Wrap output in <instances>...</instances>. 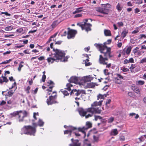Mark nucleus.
Instances as JSON below:
<instances>
[{"label": "nucleus", "mask_w": 146, "mask_h": 146, "mask_svg": "<svg viewBox=\"0 0 146 146\" xmlns=\"http://www.w3.org/2000/svg\"><path fill=\"white\" fill-rule=\"evenodd\" d=\"M102 100H101L98 102H94L91 105V107L88 108L86 111H85L82 108L78 109V112L81 116H85V118H87L92 117L94 114H100L101 112V110L99 107L98 106H100L102 104Z\"/></svg>", "instance_id": "1"}, {"label": "nucleus", "mask_w": 146, "mask_h": 146, "mask_svg": "<svg viewBox=\"0 0 146 146\" xmlns=\"http://www.w3.org/2000/svg\"><path fill=\"white\" fill-rule=\"evenodd\" d=\"M106 43H104V44H95L94 45L97 47L99 48V50L101 53L104 54V58L102 55H100L99 59V62L100 64L103 65H107L106 67L109 68L111 66V64H107V62L106 61L108 60V57H111V48L108 47L105 45Z\"/></svg>", "instance_id": "2"}, {"label": "nucleus", "mask_w": 146, "mask_h": 146, "mask_svg": "<svg viewBox=\"0 0 146 146\" xmlns=\"http://www.w3.org/2000/svg\"><path fill=\"white\" fill-rule=\"evenodd\" d=\"M55 53L53 54V56L48 58L47 60L48 62L52 63L54 61L58 62L59 60L61 62L67 61L68 58L65 56V54L64 51L57 49H53Z\"/></svg>", "instance_id": "3"}, {"label": "nucleus", "mask_w": 146, "mask_h": 146, "mask_svg": "<svg viewBox=\"0 0 146 146\" xmlns=\"http://www.w3.org/2000/svg\"><path fill=\"white\" fill-rule=\"evenodd\" d=\"M13 117H15L16 115L18 116L19 121L20 122L23 121L24 118L27 116L28 113L25 111H14L10 114Z\"/></svg>", "instance_id": "4"}, {"label": "nucleus", "mask_w": 146, "mask_h": 146, "mask_svg": "<svg viewBox=\"0 0 146 146\" xmlns=\"http://www.w3.org/2000/svg\"><path fill=\"white\" fill-rule=\"evenodd\" d=\"M23 133L27 134L30 135H35V133L36 132V129L35 127L31 126H25L21 129Z\"/></svg>", "instance_id": "5"}, {"label": "nucleus", "mask_w": 146, "mask_h": 146, "mask_svg": "<svg viewBox=\"0 0 146 146\" xmlns=\"http://www.w3.org/2000/svg\"><path fill=\"white\" fill-rule=\"evenodd\" d=\"M80 79L78 77L76 76L72 77L68 80L69 82L70 83L67 84L66 85L67 87V90L70 92L72 90V89L71 88V87H72L73 85L71 84V83H74L75 84H80Z\"/></svg>", "instance_id": "6"}, {"label": "nucleus", "mask_w": 146, "mask_h": 146, "mask_svg": "<svg viewBox=\"0 0 146 146\" xmlns=\"http://www.w3.org/2000/svg\"><path fill=\"white\" fill-rule=\"evenodd\" d=\"M88 19H85L84 21L81 23L80 25L82 30L85 29L86 31L87 32L91 30V27L92 26V25L90 23H87L88 21Z\"/></svg>", "instance_id": "7"}, {"label": "nucleus", "mask_w": 146, "mask_h": 146, "mask_svg": "<svg viewBox=\"0 0 146 146\" xmlns=\"http://www.w3.org/2000/svg\"><path fill=\"white\" fill-rule=\"evenodd\" d=\"M72 91L70 92V94L74 96H78L81 94L82 96L86 94L84 90H76V89H73L71 88Z\"/></svg>", "instance_id": "8"}, {"label": "nucleus", "mask_w": 146, "mask_h": 146, "mask_svg": "<svg viewBox=\"0 0 146 146\" xmlns=\"http://www.w3.org/2000/svg\"><path fill=\"white\" fill-rule=\"evenodd\" d=\"M92 124L89 122H87L86 123V127H84L82 128L79 127L78 129V130L82 132L84 134V138H85L86 136V132L85 130H87L88 129L92 127Z\"/></svg>", "instance_id": "9"}, {"label": "nucleus", "mask_w": 146, "mask_h": 146, "mask_svg": "<svg viewBox=\"0 0 146 146\" xmlns=\"http://www.w3.org/2000/svg\"><path fill=\"white\" fill-rule=\"evenodd\" d=\"M55 94L53 96H50L49 98L47 100V103L48 105H52L56 103L54 100L56 98V94L55 92H53V94Z\"/></svg>", "instance_id": "10"}, {"label": "nucleus", "mask_w": 146, "mask_h": 146, "mask_svg": "<svg viewBox=\"0 0 146 146\" xmlns=\"http://www.w3.org/2000/svg\"><path fill=\"white\" fill-rule=\"evenodd\" d=\"M116 77L114 78V80L115 83L119 84H122V80H124V78L121 75L119 74H115Z\"/></svg>", "instance_id": "11"}, {"label": "nucleus", "mask_w": 146, "mask_h": 146, "mask_svg": "<svg viewBox=\"0 0 146 146\" xmlns=\"http://www.w3.org/2000/svg\"><path fill=\"white\" fill-rule=\"evenodd\" d=\"M76 33V31L75 30L72 29L69 30L68 33V38L70 39L74 37Z\"/></svg>", "instance_id": "12"}, {"label": "nucleus", "mask_w": 146, "mask_h": 146, "mask_svg": "<svg viewBox=\"0 0 146 146\" xmlns=\"http://www.w3.org/2000/svg\"><path fill=\"white\" fill-rule=\"evenodd\" d=\"M68 130L64 131V134H65L69 133L70 135L72 131L76 130V127H73L71 126L68 127Z\"/></svg>", "instance_id": "13"}, {"label": "nucleus", "mask_w": 146, "mask_h": 146, "mask_svg": "<svg viewBox=\"0 0 146 146\" xmlns=\"http://www.w3.org/2000/svg\"><path fill=\"white\" fill-rule=\"evenodd\" d=\"M97 10L98 12L104 14H108L109 11L108 9L104 8H99Z\"/></svg>", "instance_id": "14"}, {"label": "nucleus", "mask_w": 146, "mask_h": 146, "mask_svg": "<svg viewBox=\"0 0 146 146\" xmlns=\"http://www.w3.org/2000/svg\"><path fill=\"white\" fill-rule=\"evenodd\" d=\"M92 78L90 76L84 77L83 79V80L84 83L82 84V85H85L87 83L86 82H90L92 80Z\"/></svg>", "instance_id": "15"}, {"label": "nucleus", "mask_w": 146, "mask_h": 146, "mask_svg": "<svg viewBox=\"0 0 146 146\" xmlns=\"http://www.w3.org/2000/svg\"><path fill=\"white\" fill-rule=\"evenodd\" d=\"M74 139L72 138L71 140L73 142V145L70 144L69 145L70 146H80V144L79 143V141L78 140H75L73 141Z\"/></svg>", "instance_id": "16"}, {"label": "nucleus", "mask_w": 146, "mask_h": 146, "mask_svg": "<svg viewBox=\"0 0 146 146\" xmlns=\"http://www.w3.org/2000/svg\"><path fill=\"white\" fill-rule=\"evenodd\" d=\"M100 140L99 135H94L93 136V140L92 142L93 143H98Z\"/></svg>", "instance_id": "17"}, {"label": "nucleus", "mask_w": 146, "mask_h": 146, "mask_svg": "<svg viewBox=\"0 0 146 146\" xmlns=\"http://www.w3.org/2000/svg\"><path fill=\"white\" fill-rule=\"evenodd\" d=\"M145 139L146 136L145 135H143L138 138L136 139V142L138 143H140L144 141Z\"/></svg>", "instance_id": "18"}, {"label": "nucleus", "mask_w": 146, "mask_h": 146, "mask_svg": "<svg viewBox=\"0 0 146 146\" xmlns=\"http://www.w3.org/2000/svg\"><path fill=\"white\" fill-rule=\"evenodd\" d=\"M131 48V46L128 47L127 49H125L123 50L122 53L123 54H125V53L127 54H129L130 52Z\"/></svg>", "instance_id": "19"}, {"label": "nucleus", "mask_w": 146, "mask_h": 146, "mask_svg": "<svg viewBox=\"0 0 146 146\" xmlns=\"http://www.w3.org/2000/svg\"><path fill=\"white\" fill-rule=\"evenodd\" d=\"M118 133L117 129H115L111 130L110 133V135L112 136H115Z\"/></svg>", "instance_id": "20"}, {"label": "nucleus", "mask_w": 146, "mask_h": 146, "mask_svg": "<svg viewBox=\"0 0 146 146\" xmlns=\"http://www.w3.org/2000/svg\"><path fill=\"white\" fill-rule=\"evenodd\" d=\"M123 8V6L119 3H118L116 6V9L119 12H120Z\"/></svg>", "instance_id": "21"}, {"label": "nucleus", "mask_w": 146, "mask_h": 146, "mask_svg": "<svg viewBox=\"0 0 146 146\" xmlns=\"http://www.w3.org/2000/svg\"><path fill=\"white\" fill-rule=\"evenodd\" d=\"M2 77L3 78V79H0V83H2L3 82H7L8 81V79H7L5 77L3 76H2Z\"/></svg>", "instance_id": "22"}, {"label": "nucleus", "mask_w": 146, "mask_h": 146, "mask_svg": "<svg viewBox=\"0 0 146 146\" xmlns=\"http://www.w3.org/2000/svg\"><path fill=\"white\" fill-rule=\"evenodd\" d=\"M83 8V7H82L76 8V10L73 13L74 14L76 13L81 12L82 11L81 9Z\"/></svg>", "instance_id": "23"}, {"label": "nucleus", "mask_w": 146, "mask_h": 146, "mask_svg": "<svg viewBox=\"0 0 146 146\" xmlns=\"http://www.w3.org/2000/svg\"><path fill=\"white\" fill-rule=\"evenodd\" d=\"M104 33L106 36H110L111 35V33L110 31L108 30H104Z\"/></svg>", "instance_id": "24"}, {"label": "nucleus", "mask_w": 146, "mask_h": 146, "mask_svg": "<svg viewBox=\"0 0 146 146\" xmlns=\"http://www.w3.org/2000/svg\"><path fill=\"white\" fill-rule=\"evenodd\" d=\"M128 33V31L124 30L121 33V36L123 38H124L127 35Z\"/></svg>", "instance_id": "25"}, {"label": "nucleus", "mask_w": 146, "mask_h": 146, "mask_svg": "<svg viewBox=\"0 0 146 146\" xmlns=\"http://www.w3.org/2000/svg\"><path fill=\"white\" fill-rule=\"evenodd\" d=\"M84 143L85 146H91V144L89 142V141L87 139H85L84 140Z\"/></svg>", "instance_id": "26"}, {"label": "nucleus", "mask_w": 146, "mask_h": 146, "mask_svg": "<svg viewBox=\"0 0 146 146\" xmlns=\"http://www.w3.org/2000/svg\"><path fill=\"white\" fill-rule=\"evenodd\" d=\"M44 124V122L41 119H39L38 122V125L40 126H42Z\"/></svg>", "instance_id": "27"}, {"label": "nucleus", "mask_w": 146, "mask_h": 146, "mask_svg": "<svg viewBox=\"0 0 146 146\" xmlns=\"http://www.w3.org/2000/svg\"><path fill=\"white\" fill-rule=\"evenodd\" d=\"M106 97V96L105 95H102L101 94H99L97 96V100L100 99H104V97Z\"/></svg>", "instance_id": "28"}, {"label": "nucleus", "mask_w": 146, "mask_h": 146, "mask_svg": "<svg viewBox=\"0 0 146 146\" xmlns=\"http://www.w3.org/2000/svg\"><path fill=\"white\" fill-rule=\"evenodd\" d=\"M144 81L142 80H139L136 82L137 84L140 85H143L144 84Z\"/></svg>", "instance_id": "29"}, {"label": "nucleus", "mask_w": 146, "mask_h": 146, "mask_svg": "<svg viewBox=\"0 0 146 146\" xmlns=\"http://www.w3.org/2000/svg\"><path fill=\"white\" fill-rule=\"evenodd\" d=\"M135 53H136L137 54L138 56H140L141 55L142 53L144 52V51L141 52V51H136L134 52Z\"/></svg>", "instance_id": "30"}, {"label": "nucleus", "mask_w": 146, "mask_h": 146, "mask_svg": "<svg viewBox=\"0 0 146 146\" xmlns=\"http://www.w3.org/2000/svg\"><path fill=\"white\" fill-rule=\"evenodd\" d=\"M13 29V27L11 26H9L8 27H6L5 29V31H10L12 30V29Z\"/></svg>", "instance_id": "31"}, {"label": "nucleus", "mask_w": 146, "mask_h": 146, "mask_svg": "<svg viewBox=\"0 0 146 146\" xmlns=\"http://www.w3.org/2000/svg\"><path fill=\"white\" fill-rule=\"evenodd\" d=\"M61 92H62L64 96H67L69 95V93H68L67 91L66 90L62 91Z\"/></svg>", "instance_id": "32"}, {"label": "nucleus", "mask_w": 146, "mask_h": 146, "mask_svg": "<svg viewBox=\"0 0 146 146\" xmlns=\"http://www.w3.org/2000/svg\"><path fill=\"white\" fill-rule=\"evenodd\" d=\"M14 93V92L12 90H10L8 92V95L9 96H11L13 95Z\"/></svg>", "instance_id": "33"}, {"label": "nucleus", "mask_w": 146, "mask_h": 146, "mask_svg": "<svg viewBox=\"0 0 146 146\" xmlns=\"http://www.w3.org/2000/svg\"><path fill=\"white\" fill-rule=\"evenodd\" d=\"M114 120V118L113 117H111L109 118L108 120V123H111Z\"/></svg>", "instance_id": "34"}, {"label": "nucleus", "mask_w": 146, "mask_h": 146, "mask_svg": "<svg viewBox=\"0 0 146 146\" xmlns=\"http://www.w3.org/2000/svg\"><path fill=\"white\" fill-rule=\"evenodd\" d=\"M103 5H104L103 7H106L108 8H110L111 7V5L108 3H107L106 4H103Z\"/></svg>", "instance_id": "35"}, {"label": "nucleus", "mask_w": 146, "mask_h": 146, "mask_svg": "<svg viewBox=\"0 0 146 146\" xmlns=\"http://www.w3.org/2000/svg\"><path fill=\"white\" fill-rule=\"evenodd\" d=\"M135 92L138 94H140V89H139L137 88H136V90L135 91Z\"/></svg>", "instance_id": "36"}, {"label": "nucleus", "mask_w": 146, "mask_h": 146, "mask_svg": "<svg viewBox=\"0 0 146 146\" xmlns=\"http://www.w3.org/2000/svg\"><path fill=\"white\" fill-rule=\"evenodd\" d=\"M95 120L96 121H97L98 119H102V117L98 115H95Z\"/></svg>", "instance_id": "37"}, {"label": "nucleus", "mask_w": 146, "mask_h": 146, "mask_svg": "<svg viewBox=\"0 0 146 146\" xmlns=\"http://www.w3.org/2000/svg\"><path fill=\"white\" fill-rule=\"evenodd\" d=\"M11 61V59H9L8 60H6L5 61L3 62L2 63H1L0 64H7L10 62Z\"/></svg>", "instance_id": "38"}, {"label": "nucleus", "mask_w": 146, "mask_h": 146, "mask_svg": "<svg viewBox=\"0 0 146 146\" xmlns=\"http://www.w3.org/2000/svg\"><path fill=\"white\" fill-rule=\"evenodd\" d=\"M135 68V64H132L131 66L130 67V69L131 70V72H133V69Z\"/></svg>", "instance_id": "39"}, {"label": "nucleus", "mask_w": 146, "mask_h": 146, "mask_svg": "<svg viewBox=\"0 0 146 146\" xmlns=\"http://www.w3.org/2000/svg\"><path fill=\"white\" fill-rule=\"evenodd\" d=\"M145 62H146V57L142 59L140 62V63H143Z\"/></svg>", "instance_id": "40"}, {"label": "nucleus", "mask_w": 146, "mask_h": 146, "mask_svg": "<svg viewBox=\"0 0 146 146\" xmlns=\"http://www.w3.org/2000/svg\"><path fill=\"white\" fill-rule=\"evenodd\" d=\"M135 3L138 4H141L142 3L143 1L142 0H135Z\"/></svg>", "instance_id": "41"}, {"label": "nucleus", "mask_w": 146, "mask_h": 146, "mask_svg": "<svg viewBox=\"0 0 146 146\" xmlns=\"http://www.w3.org/2000/svg\"><path fill=\"white\" fill-rule=\"evenodd\" d=\"M83 62L85 63L86 66H89L91 64V63L90 62L87 63V62H86V60H84Z\"/></svg>", "instance_id": "42"}, {"label": "nucleus", "mask_w": 146, "mask_h": 146, "mask_svg": "<svg viewBox=\"0 0 146 146\" xmlns=\"http://www.w3.org/2000/svg\"><path fill=\"white\" fill-rule=\"evenodd\" d=\"M117 24L119 27H122L123 25V23L122 22H118L117 23Z\"/></svg>", "instance_id": "43"}, {"label": "nucleus", "mask_w": 146, "mask_h": 146, "mask_svg": "<svg viewBox=\"0 0 146 146\" xmlns=\"http://www.w3.org/2000/svg\"><path fill=\"white\" fill-rule=\"evenodd\" d=\"M46 76L44 74L42 76V78L41 80H42V82H44L45 81V80L46 78Z\"/></svg>", "instance_id": "44"}, {"label": "nucleus", "mask_w": 146, "mask_h": 146, "mask_svg": "<svg viewBox=\"0 0 146 146\" xmlns=\"http://www.w3.org/2000/svg\"><path fill=\"white\" fill-rule=\"evenodd\" d=\"M119 139L121 141H124L125 140V137L124 136L121 135L120 136Z\"/></svg>", "instance_id": "45"}, {"label": "nucleus", "mask_w": 146, "mask_h": 146, "mask_svg": "<svg viewBox=\"0 0 146 146\" xmlns=\"http://www.w3.org/2000/svg\"><path fill=\"white\" fill-rule=\"evenodd\" d=\"M57 25V22L54 21V22L53 23L52 25V28H54Z\"/></svg>", "instance_id": "46"}, {"label": "nucleus", "mask_w": 146, "mask_h": 146, "mask_svg": "<svg viewBox=\"0 0 146 146\" xmlns=\"http://www.w3.org/2000/svg\"><path fill=\"white\" fill-rule=\"evenodd\" d=\"M4 14L6 15L10 16L11 15V14H10L8 13L7 12H1V14Z\"/></svg>", "instance_id": "47"}, {"label": "nucleus", "mask_w": 146, "mask_h": 146, "mask_svg": "<svg viewBox=\"0 0 146 146\" xmlns=\"http://www.w3.org/2000/svg\"><path fill=\"white\" fill-rule=\"evenodd\" d=\"M82 16V15L81 14H77L75 15L74 16V18H78L81 17Z\"/></svg>", "instance_id": "48"}, {"label": "nucleus", "mask_w": 146, "mask_h": 146, "mask_svg": "<svg viewBox=\"0 0 146 146\" xmlns=\"http://www.w3.org/2000/svg\"><path fill=\"white\" fill-rule=\"evenodd\" d=\"M104 72L106 75H108L109 74V73L108 72V70L106 69L104 70Z\"/></svg>", "instance_id": "49"}, {"label": "nucleus", "mask_w": 146, "mask_h": 146, "mask_svg": "<svg viewBox=\"0 0 146 146\" xmlns=\"http://www.w3.org/2000/svg\"><path fill=\"white\" fill-rule=\"evenodd\" d=\"M129 70L127 68H125V67H123L122 68V71L124 72H127Z\"/></svg>", "instance_id": "50"}, {"label": "nucleus", "mask_w": 146, "mask_h": 146, "mask_svg": "<svg viewBox=\"0 0 146 146\" xmlns=\"http://www.w3.org/2000/svg\"><path fill=\"white\" fill-rule=\"evenodd\" d=\"M23 66V65L20 64L19 66V67L18 68L19 71H20L21 70V68Z\"/></svg>", "instance_id": "51"}, {"label": "nucleus", "mask_w": 146, "mask_h": 146, "mask_svg": "<svg viewBox=\"0 0 146 146\" xmlns=\"http://www.w3.org/2000/svg\"><path fill=\"white\" fill-rule=\"evenodd\" d=\"M139 66H136L135 68V70L136 72H138L139 70Z\"/></svg>", "instance_id": "52"}, {"label": "nucleus", "mask_w": 146, "mask_h": 146, "mask_svg": "<svg viewBox=\"0 0 146 146\" xmlns=\"http://www.w3.org/2000/svg\"><path fill=\"white\" fill-rule=\"evenodd\" d=\"M36 115H38V113H34L33 114V117L35 119V120L37 119V118H36Z\"/></svg>", "instance_id": "53"}, {"label": "nucleus", "mask_w": 146, "mask_h": 146, "mask_svg": "<svg viewBox=\"0 0 146 146\" xmlns=\"http://www.w3.org/2000/svg\"><path fill=\"white\" fill-rule=\"evenodd\" d=\"M129 63V60H127V59H125L123 61V64H127Z\"/></svg>", "instance_id": "54"}, {"label": "nucleus", "mask_w": 146, "mask_h": 146, "mask_svg": "<svg viewBox=\"0 0 146 146\" xmlns=\"http://www.w3.org/2000/svg\"><path fill=\"white\" fill-rule=\"evenodd\" d=\"M23 29L22 28H20L17 30V31L18 33H21L23 31Z\"/></svg>", "instance_id": "55"}, {"label": "nucleus", "mask_w": 146, "mask_h": 146, "mask_svg": "<svg viewBox=\"0 0 146 146\" xmlns=\"http://www.w3.org/2000/svg\"><path fill=\"white\" fill-rule=\"evenodd\" d=\"M129 63H133L134 62V60L133 58H130L129 60Z\"/></svg>", "instance_id": "56"}, {"label": "nucleus", "mask_w": 146, "mask_h": 146, "mask_svg": "<svg viewBox=\"0 0 146 146\" xmlns=\"http://www.w3.org/2000/svg\"><path fill=\"white\" fill-rule=\"evenodd\" d=\"M143 37L146 38V35H145L143 34L140 35V38L141 39Z\"/></svg>", "instance_id": "57"}, {"label": "nucleus", "mask_w": 146, "mask_h": 146, "mask_svg": "<svg viewBox=\"0 0 146 146\" xmlns=\"http://www.w3.org/2000/svg\"><path fill=\"white\" fill-rule=\"evenodd\" d=\"M6 104V102L5 101L3 100L0 104V106H3L4 105Z\"/></svg>", "instance_id": "58"}, {"label": "nucleus", "mask_w": 146, "mask_h": 146, "mask_svg": "<svg viewBox=\"0 0 146 146\" xmlns=\"http://www.w3.org/2000/svg\"><path fill=\"white\" fill-rule=\"evenodd\" d=\"M38 59L40 61L44 60V58L43 56H41L39 57Z\"/></svg>", "instance_id": "59"}, {"label": "nucleus", "mask_w": 146, "mask_h": 146, "mask_svg": "<svg viewBox=\"0 0 146 146\" xmlns=\"http://www.w3.org/2000/svg\"><path fill=\"white\" fill-rule=\"evenodd\" d=\"M139 9L138 8H136L135 10V12L136 13L139 12Z\"/></svg>", "instance_id": "60"}, {"label": "nucleus", "mask_w": 146, "mask_h": 146, "mask_svg": "<svg viewBox=\"0 0 146 146\" xmlns=\"http://www.w3.org/2000/svg\"><path fill=\"white\" fill-rule=\"evenodd\" d=\"M58 33H56L55 34H54V35H52V36H50V38H54L55 37L56 35H57Z\"/></svg>", "instance_id": "61"}, {"label": "nucleus", "mask_w": 146, "mask_h": 146, "mask_svg": "<svg viewBox=\"0 0 146 146\" xmlns=\"http://www.w3.org/2000/svg\"><path fill=\"white\" fill-rule=\"evenodd\" d=\"M90 48V47L89 46H88L86 48H85L84 49L85 51L88 52V50H89Z\"/></svg>", "instance_id": "62"}, {"label": "nucleus", "mask_w": 146, "mask_h": 146, "mask_svg": "<svg viewBox=\"0 0 146 146\" xmlns=\"http://www.w3.org/2000/svg\"><path fill=\"white\" fill-rule=\"evenodd\" d=\"M48 83L50 85L54 84L53 82L51 80L49 81H48Z\"/></svg>", "instance_id": "63"}, {"label": "nucleus", "mask_w": 146, "mask_h": 146, "mask_svg": "<svg viewBox=\"0 0 146 146\" xmlns=\"http://www.w3.org/2000/svg\"><path fill=\"white\" fill-rule=\"evenodd\" d=\"M136 115V114L134 113H129V116H135Z\"/></svg>", "instance_id": "64"}]
</instances>
